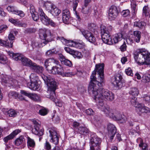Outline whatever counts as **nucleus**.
<instances>
[{
	"mask_svg": "<svg viewBox=\"0 0 150 150\" xmlns=\"http://www.w3.org/2000/svg\"><path fill=\"white\" fill-rule=\"evenodd\" d=\"M100 138L97 136L95 134L91 135L90 139V150H100Z\"/></svg>",
	"mask_w": 150,
	"mask_h": 150,
	"instance_id": "obj_6",
	"label": "nucleus"
},
{
	"mask_svg": "<svg viewBox=\"0 0 150 150\" xmlns=\"http://www.w3.org/2000/svg\"><path fill=\"white\" fill-rule=\"evenodd\" d=\"M75 58H76L78 59L81 58L83 56L80 52L76 51L73 50L71 54Z\"/></svg>",
	"mask_w": 150,
	"mask_h": 150,
	"instance_id": "obj_38",
	"label": "nucleus"
},
{
	"mask_svg": "<svg viewBox=\"0 0 150 150\" xmlns=\"http://www.w3.org/2000/svg\"><path fill=\"white\" fill-rule=\"evenodd\" d=\"M44 148L46 150H51V146L50 143L47 141L44 144Z\"/></svg>",
	"mask_w": 150,
	"mask_h": 150,
	"instance_id": "obj_60",
	"label": "nucleus"
},
{
	"mask_svg": "<svg viewBox=\"0 0 150 150\" xmlns=\"http://www.w3.org/2000/svg\"><path fill=\"white\" fill-rule=\"evenodd\" d=\"M1 78V82L2 84L6 83L8 82L9 79L8 76L6 75L2 74Z\"/></svg>",
	"mask_w": 150,
	"mask_h": 150,
	"instance_id": "obj_45",
	"label": "nucleus"
},
{
	"mask_svg": "<svg viewBox=\"0 0 150 150\" xmlns=\"http://www.w3.org/2000/svg\"><path fill=\"white\" fill-rule=\"evenodd\" d=\"M125 72L126 74L127 75L130 76H132L133 74L132 73V71L131 69L129 67L125 70Z\"/></svg>",
	"mask_w": 150,
	"mask_h": 150,
	"instance_id": "obj_62",
	"label": "nucleus"
},
{
	"mask_svg": "<svg viewBox=\"0 0 150 150\" xmlns=\"http://www.w3.org/2000/svg\"><path fill=\"white\" fill-rule=\"evenodd\" d=\"M74 45V47L79 49L83 48L84 45V43L81 40L79 42H75Z\"/></svg>",
	"mask_w": 150,
	"mask_h": 150,
	"instance_id": "obj_40",
	"label": "nucleus"
},
{
	"mask_svg": "<svg viewBox=\"0 0 150 150\" xmlns=\"http://www.w3.org/2000/svg\"><path fill=\"white\" fill-rule=\"evenodd\" d=\"M29 98L32 100L35 101H40V96L35 93H30Z\"/></svg>",
	"mask_w": 150,
	"mask_h": 150,
	"instance_id": "obj_41",
	"label": "nucleus"
},
{
	"mask_svg": "<svg viewBox=\"0 0 150 150\" xmlns=\"http://www.w3.org/2000/svg\"><path fill=\"white\" fill-rule=\"evenodd\" d=\"M129 93L132 96H137L139 93V91L136 88H131L129 91Z\"/></svg>",
	"mask_w": 150,
	"mask_h": 150,
	"instance_id": "obj_39",
	"label": "nucleus"
},
{
	"mask_svg": "<svg viewBox=\"0 0 150 150\" xmlns=\"http://www.w3.org/2000/svg\"><path fill=\"white\" fill-rule=\"evenodd\" d=\"M131 104L134 106L136 109L138 108L140 106L141 103H139L137 101V98L135 97H132L130 100Z\"/></svg>",
	"mask_w": 150,
	"mask_h": 150,
	"instance_id": "obj_32",
	"label": "nucleus"
},
{
	"mask_svg": "<svg viewBox=\"0 0 150 150\" xmlns=\"http://www.w3.org/2000/svg\"><path fill=\"white\" fill-rule=\"evenodd\" d=\"M63 70V68L60 65L58 66H54L52 67L51 69L48 70L49 72L53 74H58L61 75L62 72Z\"/></svg>",
	"mask_w": 150,
	"mask_h": 150,
	"instance_id": "obj_16",
	"label": "nucleus"
},
{
	"mask_svg": "<svg viewBox=\"0 0 150 150\" xmlns=\"http://www.w3.org/2000/svg\"><path fill=\"white\" fill-rule=\"evenodd\" d=\"M80 31L82 34L87 41L92 43H95L96 41V38L92 33L85 30H82Z\"/></svg>",
	"mask_w": 150,
	"mask_h": 150,
	"instance_id": "obj_10",
	"label": "nucleus"
},
{
	"mask_svg": "<svg viewBox=\"0 0 150 150\" xmlns=\"http://www.w3.org/2000/svg\"><path fill=\"white\" fill-rule=\"evenodd\" d=\"M94 123L95 125L97 127L100 126L101 125L102 120L98 116L96 115L94 117Z\"/></svg>",
	"mask_w": 150,
	"mask_h": 150,
	"instance_id": "obj_35",
	"label": "nucleus"
},
{
	"mask_svg": "<svg viewBox=\"0 0 150 150\" xmlns=\"http://www.w3.org/2000/svg\"><path fill=\"white\" fill-rule=\"evenodd\" d=\"M114 79L115 80L112 83L117 89L120 88L124 86V84L122 80V76L120 74H117L115 76Z\"/></svg>",
	"mask_w": 150,
	"mask_h": 150,
	"instance_id": "obj_12",
	"label": "nucleus"
},
{
	"mask_svg": "<svg viewBox=\"0 0 150 150\" xmlns=\"http://www.w3.org/2000/svg\"><path fill=\"white\" fill-rule=\"evenodd\" d=\"M130 13V12L129 10L127 9L123 11L121 13L122 15L124 17H126L129 15Z\"/></svg>",
	"mask_w": 150,
	"mask_h": 150,
	"instance_id": "obj_61",
	"label": "nucleus"
},
{
	"mask_svg": "<svg viewBox=\"0 0 150 150\" xmlns=\"http://www.w3.org/2000/svg\"><path fill=\"white\" fill-rule=\"evenodd\" d=\"M123 37L122 34L121 33H118L115 34L113 38L114 43L115 44L118 43L123 39Z\"/></svg>",
	"mask_w": 150,
	"mask_h": 150,
	"instance_id": "obj_28",
	"label": "nucleus"
},
{
	"mask_svg": "<svg viewBox=\"0 0 150 150\" xmlns=\"http://www.w3.org/2000/svg\"><path fill=\"white\" fill-rule=\"evenodd\" d=\"M115 98L114 94L112 92L109 91L105 100L111 101Z\"/></svg>",
	"mask_w": 150,
	"mask_h": 150,
	"instance_id": "obj_43",
	"label": "nucleus"
},
{
	"mask_svg": "<svg viewBox=\"0 0 150 150\" xmlns=\"http://www.w3.org/2000/svg\"><path fill=\"white\" fill-rule=\"evenodd\" d=\"M30 68L38 74L42 73L43 70L42 67L39 66L34 63H33Z\"/></svg>",
	"mask_w": 150,
	"mask_h": 150,
	"instance_id": "obj_19",
	"label": "nucleus"
},
{
	"mask_svg": "<svg viewBox=\"0 0 150 150\" xmlns=\"http://www.w3.org/2000/svg\"><path fill=\"white\" fill-rule=\"evenodd\" d=\"M149 9L148 6H145L143 9V15L148 16L149 14Z\"/></svg>",
	"mask_w": 150,
	"mask_h": 150,
	"instance_id": "obj_48",
	"label": "nucleus"
},
{
	"mask_svg": "<svg viewBox=\"0 0 150 150\" xmlns=\"http://www.w3.org/2000/svg\"><path fill=\"white\" fill-rule=\"evenodd\" d=\"M30 82L27 84L28 87L33 91H38L40 89V85L37 81L38 77L34 74H32L30 76Z\"/></svg>",
	"mask_w": 150,
	"mask_h": 150,
	"instance_id": "obj_8",
	"label": "nucleus"
},
{
	"mask_svg": "<svg viewBox=\"0 0 150 150\" xmlns=\"http://www.w3.org/2000/svg\"><path fill=\"white\" fill-rule=\"evenodd\" d=\"M142 81L143 82L146 83L150 82V73L147 72L144 74L142 77Z\"/></svg>",
	"mask_w": 150,
	"mask_h": 150,
	"instance_id": "obj_34",
	"label": "nucleus"
},
{
	"mask_svg": "<svg viewBox=\"0 0 150 150\" xmlns=\"http://www.w3.org/2000/svg\"><path fill=\"white\" fill-rule=\"evenodd\" d=\"M138 108L136 109L138 114L141 115L142 113H148L150 112V108L145 106L144 104L141 103Z\"/></svg>",
	"mask_w": 150,
	"mask_h": 150,
	"instance_id": "obj_15",
	"label": "nucleus"
},
{
	"mask_svg": "<svg viewBox=\"0 0 150 150\" xmlns=\"http://www.w3.org/2000/svg\"><path fill=\"white\" fill-rule=\"evenodd\" d=\"M85 112L88 115H93L94 112L91 109H86L85 111Z\"/></svg>",
	"mask_w": 150,
	"mask_h": 150,
	"instance_id": "obj_64",
	"label": "nucleus"
},
{
	"mask_svg": "<svg viewBox=\"0 0 150 150\" xmlns=\"http://www.w3.org/2000/svg\"><path fill=\"white\" fill-rule=\"evenodd\" d=\"M79 2L78 1L76 0L75 2L74 3V6L73 7V11L74 13V14L76 18L79 21H80L81 20V18L80 16L78 13L76 11L77 7L78 6V4Z\"/></svg>",
	"mask_w": 150,
	"mask_h": 150,
	"instance_id": "obj_27",
	"label": "nucleus"
},
{
	"mask_svg": "<svg viewBox=\"0 0 150 150\" xmlns=\"http://www.w3.org/2000/svg\"><path fill=\"white\" fill-rule=\"evenodd\" d=\"M38 13L40 19L43 24L46 25H50L52 27H55L56 25V23L46 15L42 8H39Z\"/></svg>",
	"mask_w": 150,
	"mask_h": 150,
	"instance_id": "obj_7",
	"label": "nucleus"
},
{
	"mask_svg": "<svg viewBox=\"0 0 150 150\" xmlns=\"http://www.w3.org/2000/svg\"><path fill=\"white\" fill-rule=\"evenodd\" d=\"M141 33V32L139 31H135L133 33V35H134V40L137 43H139L140 41Z\"/></svg>",
	"mask_w": 150,
	"mask_h": 150,
	"instance_id": "obj_30",
	"label": "nucleus"
},
{
	"mask_svg": "<svg viewBox=\"0 0 150 150\" xmlns=\"http://www.w3.org/2000/svg\"><path fill=\"white\" fill-rule=\"evenodd\" d=\"M8 21L14 25L19 27H26L27 26L26 24L22 23L18 21L17 19H14L12 18H10L9 19Z\"/></svg>",
	"mask_w": 150,
	"mask_h": 150,
	"instance_id": "obj_22",
	"label": "nucleus"
},
{
	"mask_svg": "<svg viewBox=\"0 0 150 150\" xmlns=\"http://www.w3.org/2000/svg\"><path fill=\"white\" fill-rule=\"evenodd\" d=\"M39 35L41 37L44 38L43 39L44 40L42 42V43H43L45 45L48 42V41L46 40V38L47 37L46 34V30L45 29H41L39 30Z\"/></svg>",
	"mask_w": 150,
	"mask_h": 150,
	"instance_id": "obj_25",
	"label": "nucleus"
},
{
	"mask_svg": "<svg viewBox=\"0 0 150 150\" xmlns=\"http://www.w3.org/2000/svg\"><path fill=\"white\" fill-rule=\"evenodd\" d=\"M59 63V61L53 58H49L47 59L45 62L44 65L47 70H49V68L48 67V66L50 65H52L53 64H58Z\"/></svg>",
	"mask_w": 150,
	"mask_h": 150,
	"instance_id": "obj_18",
	"label": "nucleus"
},
{
	"mask_svg": "<svg viewBox=\"0 0 150 150\" xmlns=\"http://www.w3.org/2000/svg\"><path fill=\"white\" fill-rule=\"evenodd\" d=\"M49 133V137L50 138V141L55 145L59 143V134L56 128L54 127L50 128L48 129Z\"/></svg>",
	"mask_w": 150,
	"mask_h": 150,
	"instance_id": "obj_9",
	"label": "nucleus"
},
{
	"mask_svg": "<svg viewBox=\"0 0 150 150\" xmlns=\"http://www.w3.org/2000/svg\"><path fill=\"white\" fill-rule=\"evenodd\" d=\"M107 128L108 134L111 139L112 140L116 131V128L113 125L110 124L108 125Z\"/></svg>",
	"mask_w": 150,
	"mask_h": 150,
	"instance_id": "obj_14",
	"label": "nucleus"
},
{
	"mask_svg": "<svg viewBox=\"0 0 150 150\" xmlns=\"http://www.w3.org/2000/svg\"><path fill=\"white\" fill-rule=\"evenodd\" d=\"M13 13L18 15L21 17H23L25 16L24 13L22 11L15 10Z\"/></svg>",
	"mask_w": 150,
	"mask_h": 150,
	"instance_id": "obj_57",
	"label": "nucleus"
},
{
	"mask_svg": "<svg viewBox=\"0 0 150 150\" xmlns=\"http://www.w3.org/2000/svg\"><path fill=\"white\" fill-rule=\"evenodd\" d=\"M33 20L37 21L39 18V16L37 12L35 13L31 14Z\"/></svg>",
	"mask_w": 150,
	"mask_h": 150,
	"instance_id": "obj_59",
	"label": "nucleus"
},
{
	"mask_svg": "<svg viewBox=\"0 0 150 150\" xmlns=\"http://www.w3.org/2000/svg\"><path fill=\"white\" fill-rule=\"evenodd\" d=\"M118 12L117 7L114 6H111L109 11V18L114 20L118 16Z\"/></svg>",
	"mask_w": 150,
	"mask_h": 150,
	"instance_id": "obj_13",
	"label": "nucleus"
},
{
	"mask_svg": "<svg viewBox=\"0 0 150 150\" xmlns=\"http://www.w3.org/2000/svg\"><path fill=\"white\" fill-rule=\"evenodd\" d=\"M57 39V40H60L64 44H67V45L69 47H74V44H75V42L67 40L63 37L60 36H58Z\"/></svg>",
	"mask_w": 150,
	"mask_h": 150,
	"instance_id": "obj_17",
	"label": "nucleus"
},
{
	"mask_svg": "<svg viewBox=\"0 0 150 150\" xmlns=\"http://www.w3.org/2000/svg\"><path fill=\"white\" fill-rule=\"evenodd\" d=\"M21 59L23 65L29 67H30L33 63L29 59L23 56L22 57V58Z\"/></svg>",
	"mask_w": 150,
	"mask_h": 150,
	"instance_id": "obj_21",
	"label": "nucleus"
},
{
	"mask_svg": "<svg viewBox=\"0 0 150 150\" xmlns=\"http://www.w3.org/2000/svg\"><path fill=\"white\" fill-rule=\"evenodd\" d=\"M74 74L71 72H66L65 73L63 72V71L62 72V73L61 74V75L62 76H74Z\"/></svg>",
	"mask_w": 150,
	"mask_h": 150,
	"instance_id": "obj_56",
	"label": "nucleus"
},
{
	"mask_svg": "<svg viewBox=\"0 0 150 150\" xmlns=\"http://www.w3.org/2000/svg\"><path fill=\"white\" fill-rule=\"evenodd\" d=\"M13 136L12 135V134H10L8 136L4 137L3 140L5 143H7L9 140L13 139Z\"/></svg>",
	"mask_w": 150,
	"mask_h": 150,
	"instance_id": "obj_58",
	"label": "nucleus"
},
{
	"mask_svg": "<svg viewBox=\"0 0 150 150\" xmlns=\"http://www.w3.org/2000/svg\"><path fill=\"white\" fill-rule=\"evenodd\" d=\"M100 30L101 38L103 42L108 45H112L113 43L110 34V33L112 30V27L109 26L106 28L105 26L102 25L100 26Z\"/></svg>",
	"mask_w": 150,
	"mask_h": 150,
	"instance_id": "obj_4",
	"label": "nucleus"
},
{
	"mask_svg": "<svg viewBox=\"0 0 150 150\" xmlns=\"http://www.w3.org/2000/svg\"><path fill=\"white\" fill-rule=\"evenodd\" d=\"M7 60L6 56L0 54V63L4 64L7 63Z\"/></svg>",
	"mask_w": 150,
	"mask_h": 150,
	"instance_id": "obj_51",
	"label": "nucleus"
},
{
	"mask_svg": "<svg viewBox=\"0 0 150 150\" xmlns=\"http://www.w3.org/2000/svg\"><path fill=\"white\" fill-rule=\"evenodd\" d=\"M50 93V98L53 101L55 102V101H57V99L56 98L55 91H48Z\"/></svg>",
	"mask_w": 150,
	"mask_h": 150,
	"instance_id": "obj_49",
	"label": "nucleus"
},
{
	"mask_svg": "<svg viewBox=\"0 0 150 150\" xmlns=\"http://www.w3.org/2000/svg\"><path fill=\"white\" fill-rule=\"evenodd\" d=\"M48 113L47 110L45 108L42 107H40V108L39 110V114L42 116L46 115Z\"/></svg>",
	"mask_w": 150,
	"mask_h": 150,
	"instance_id": "obj_46",
	"label": "nucleus"
},
{
	"mask_svg": "<svg viewBox=\"0 0 150 150\" xmlns=\"http://www.w3.org/2000/svg\"><path fill=\"white\" fill-rule=\"evenodd\" d=\"M104 64L96 65L95 70L93 71L91 76V81L88 88V91L92 93L94 97V99L98 103L97 105L100 109L98 105L103 103V100H105L109 91L107 89L98 88L102 86L104 83ZM105 106H107L105 105Z\"/></svg>",
	"mask_w": 150,
	"mask_h": 150,
	"instance_id": "obj_1",
	"label": "nucleus"
},
{
	"mask_svg": "<svg viewBox=\"0 0 150 150\" xmlns=\"http://www.w3.org/2000/svg\"><path fill=\"white\" fill-rule=\"evenodd\" d=\"M8 96L10 98L16 99L18 96V93L15 91H11L9 93Z\"/></svg>",
	"mask_w": 150,
	"mask_h": 150,
	"instance_id": "obj_50",
	"label": "nucleus"
},
{
	"mask_svg": "<svg viewBox=\"0 0 150 150\" xmlns=\"http://www.w3.org/2000/svg\"><path fill=\"white\" fill-rule=\"evenodd\" d=\"M40 77L43 79L48 87V91H55L57 87V83L54 79L50 76H47L42 74Z\"/></svg>",
	"mask_w": 150,
	"mask_h": 150,
	"instance_id": "obj_5",
	"label": "nucleus"
},
{
	"mask_svg": "<svg viewBox=\"0 0 150 150\" xmlns=\"http://www.w3.org/2000/svg\"><path fill=\"white\" fill-rule=\"evenodd\" d=\"M131 2L132 12L133 14H135L137 11L136 10L137 7L136 3L134 1H131Z\"/></svg>",
	"mask_w": 150,
	"mask_h": 150,
	"instance_id": "obj_42",
	"label": "nucleus"
},
{
	"mask_svg": "<svg viewBox=\"0 0 150 150\" xmlns=\"http://www.w3.org/2000/svg\"><path fill=\"white\" fill-rule=\"evenodd\" d=\"M50 11V13L54 16H58L61 12L60 10L56 7L55 6H53V8H52Z\"/></svg>",
	"mask_w": 150,
	"mask_h": 150,
	"instance_id": "obj_33",
	"label": "nucleus"
},
{
	"mask_svg": "<svg viewBox=\"0 0 150 150\" xmlns=\"http://www.w3.org/2000/svg\"><path fill=\"white\" fill-rule=\"evenodd\" d=\"M145 25V23L144 22L136 21L134 23V25L140 28H143Z\"/></svg>",
	"mask_w": 150,
	"mask_h": 150,
	"instance_id": "obj_44",
	"label": "nucleus"
},
{
	"mask_svg": "<svg viewBox=\"0 0 150 150\" xmlns=\"http://www.w3.org/2000/svg\"><path fill=\"white\" fill-rule=\"evenodd\" d=\"M135 62L139 65L147 64L146 61H150V53L143 49H139L134 53Z\"/></svg>",
	"mask_w": 150,
	"mask_h": 150,
	"instance_id": "obj_2",
	"label": "nucleus"
},
{
	"mask_svg": "<svg viewBox=\"0 0 150 150\" xmlns=\"http://www.w3.org/2000/svg\"><path fill=\"white\" fill-rule=\"evenodd\" d=\"M69 17L70 16L62 15V20L63 22L65 23H67L69 21Z\"/></svg>",
	"mask_w": 150,
	"mask_h": 150,
	"instance_id": "obj_63",
	"label": "nucleus"
},
{
	"mask_svg": "<svg viewBox=\"0 0 150 150\" xmlns=\"http://www.w3.org/2000/svg\"><path fill=\"white\" fill-rule=\"evenodd\" d=\"M27 139V145L28 147H30L32 148L34 147L35 145V142L33 139L31 138L30 137L28 136Z\"/></svg>",
	"mask_w": 150,
	"mask_h": 150,
	"instance_id": "obj_31",
	"label": "nucleus"
},
{
	"mask_svg": "<svg viewBox=\"0 0 150 150\" xmlns=\"http://www.w3.org/2000/svg\"><path fill=\"white\" fill-rule=\"evenodd\" d=\"M96 25L94 23H90L88 24V28L89 30L93 32H94L96 29Z\"/></svg>",
	"mask_w": 150,
	"mask_h": 150,
	"instance_id": "obj_47",
	"label": "nucleus"
},
{
	"mask_svg": "<svg viewBox=\"0 0 150 150\" xmlns=\"http://www.w3.org/2000/svg\"><path fill=\"white\" fill-rule=\"evenodd\" d=\"M7 114L10 117H14L16 115V112L13 109H11L8 110L7 112Z\"/></svg>",
	"mask_w": 150,
	"mask_h": 150,
	"instance_id": "obj_53",
	"label": "nucleus"
},
{
	"mask_svg": "<svg viewBox=\"0 0 150 150\" xmlns=\"http://www.w3.org/2000/svg\"><path fill=\"white\" fill-rule=\"evenodd\" d=\"M76 132L80 134L85 135L86 134L89 133L90 131L86 127L81 125V126H79V127L78 130H77Z\"/></svg>",
	"mask_w": 150,
	"mask_h": 150,
	"instance_id": "obj_23",
	"label": "nucleus"
},
{
	"mask_svg": "<svg viewBox=\"0 0 150 150\" xmlns=\"http://www.w3.org/2000/svg\"><path fill=\"white\" fill-rule=\"evenodd\" d=\"M133 32H132L130 31L128 34V38L126 40V42L128 44H131L134 42V39L132 38V36H133Z\"/></svg>",
	"mask_w": 150,
	"mask_h": 150,
	"instance_id": "obj_37",
	"label": "nucleus"
},
{
	"mask_svg": "<svg viewBox=\"0 0 150 150\" xmlns=\"http://www.w3.org/2000/svg\"><path fill=\"white\" fill-rule=\"evenodd\" d=\"M8 38V39L6 40H8V42L9 43L12 41L13 42V41L14 40L15 37L13 34L11 32H10V33L9 34Z\"/></svg>",
	"mask_w": 150,
	"mask_h": 150,
	"instance_id": "obj_55",
	"label": "nucleus"
},
{
	"mask_svg": "<svg viewBox=\"0 0 150 150\" xmlns=\"http://www.w3.org/2000/svg\"><path fill=\"white\" fill-rule=\"evenodd\" d=\"M93 11L94 12V15L96 18H99L101 16V14L97 11V8L96 6H95L93 8Z\"/></svg>",
	"mask_w": 150,
	"mask_h": 150,
	"instance_id": "obj_52",
	"label": "nucleus"
},
{
	"mask_svg": "<svg viewBox=\"0 0 150 150\" xmlns=\"http://www.w3.org/2000/svg\"><path fill=\"white\" fill-rule=\"evenodd\" d=\"M8 40H4L0 39V45L7 48H11L13 47V42L9 43Z\"/></svg>",
	"mask_w": 150,
	"mask_h": 150,
	"instance_id": "obj_24",
	"label": "nucleus"
},
{
	"mask_svg": "<svg viewBox=\"0 0 150 150\" xmlns=\"http://www.w3.org/2000/svg\"><path fill=\"white\" fill-rule=\"evenodd\" d=\"M127 120V117L124 115L121 114L118 121H120L121 123H124Z\"/></svg>",
	"mask_w": 150,
	"mask_h": 150,
	"instance_id": "obj_54",
	"label": "nucleus"
},
{
	"mask_svg": "<svg viewBox=\"0 0 150 150\" xmlns=\"http://www.w3.org/2000/svg\"><path fill=\"white\" fill-rule=\"evenodd\" d=\"M8 54L10 57H11L13 59L16 61L21 60V59L22 58L23 56L20 54L14 53L13 52H9Z\"/></svg>",
	"mask_w": 150,
	"mask_h": 150,
	"instance_id": "obj_26",
	"label": "nucleus"
},
{
	"mask_svg": "<svg viewBox=\"0 0 150 150\" xmlns=\"http://www.w3.org/2000/svg\"><path fill=\"white\" fill-rule=\"evenodd\" d=\"M100 109L103 111L105 115L115 120H118L121 114L120 112L115 110H113L110 108L108 106L104 105L103 103L98 105Z\"/></svg>",
	"mask_w": 150,
	"mask_h": 150,
	"instance_id": "obj_3",
	"label": "nucleus"
},
{
	"mask_svg": "<svg viewBox=\"0 0 150 150\" xmlns=\"http://www.w3.org/2000/svg\"><path fill=\"white\" fill-rule=\"evenodd\" d=\"M59 57V59L62 64H64L65 65L69 67L72 66V62L69 60L66 59L62 55H60Z\"/></svg>",
	"mask_w": 150,
	"mask_h": 150,
	"instance_id": "obj_20",
	"label": "nucleus"
},
{
	"mask_svg": "<svg viewBox=\"0 0 150 150\" xmlns=\"http://www.w3.org/2000/svg\"><path fill=\"white\" fill-rule=\"evenodd\" d=\"M37 120L35 119L33 120V122L34 125V128L32 129V132L35 135L40 136L43 134L44 130L43 129H40V125L38 122Z\"/></svg>",
	"mask_w": 150,
	"mask_h": 150,
	"instance_id": "obj_11",
	"label": "nucleus"
},
{
	"mask_svg": "<svg viewBox=\"0 0 150 150\" xmlns=\"http://www.w3.org/2000/svg\"><path fill=\"white\" fill-rule=\"evenodd\" d=\"M25 142V139L23 136H21L15 140V144L17 146H19Z\"/></svg>",
	"mask_w": 150,
	"mask_h": 150,
	"instance_id": "obj_36",
	"label": "nucleus"
},
{
	"mask_svg": "<svg viewBox=\"0 0 150 150\" xmlns=\"http://www.w3.org/2000/svg\"><path fill=\"white\" fill-rule=\"evenodd\" d=\"M44 6L45 7L46 10L50 11L52 8H53L55 5L52 2L47 1L44 2Z\"/></svg>",
	"mask_w": 150,
	"mask_h": 150,
	"instance_id": "obj_29",
	"label": "nucleus"
}]
</instances>
